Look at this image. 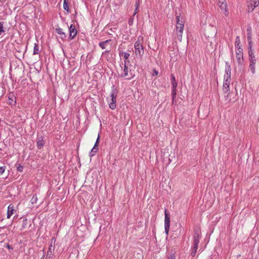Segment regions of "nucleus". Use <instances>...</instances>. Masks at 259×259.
I'll return each mask as SVG.
<instances>
[{
	"label": "nucleus",
	"instance_id": "37",
	"mask_svg": "<svg viewBox=\"0 0 259 259\" xmlns=\"http://www.w3.org/2000/svg\"><path fill=\"white\" fill-rule=\"evenodd\" d=\"M99 140H100V136H99V135H98V138H97V139L96 141V142H95V143H96V144H99Z\"/></svg>",
	"mask_w": 259,
	"mask_h": 259
},
{
	"label": "nucleus",
	"instance_id": "22",
	"mask_svg": "<svg viewBox=\"0 0 259 259\" xmlns=\"http://www.w3.org/2000/svg\"><path fill=\"white\" fill-rule=\"evenodd\" d=\"M119 56L120 57L123 56L125 58V60H126L129 58L130 55L128 53L125 52L123 51H120L119 52Z\"/></svg>",
	"mask_w": 259,
	"mask_h": 259
},
{
	"label": "nucleus",
	"instance_id": "28",
	"mask_svg": "<svg viewBox=\"0 0 259 259\" xmlns=\"http://www.w3.org/2000/svg\"><path fill=\"white\" fill-rule=\"evenodd\" d=\"M180 16H179V17ZM179 25H180V27L179 28V33H182L183 31V28L184 27V23L182 22V21H180L179 19Z\"/></svg>",
	"mask_w": 259,
	"mask_h": 259
},
{
	"label": "nucleus",
	"instance_id": "7",
	"mask_svg": "<svg viewBox=\"0 0 259 259\" xmlns=\"http://www.w3.org/2000/svg\"><path fill=\"white\" fill-rule=\"evenodd\" d=\"M248 59L249 61V68L252 74H254L255 72V65L256 62V59L254 54L248 55Z\"/></svg>",
	"mask_w": 259,
	"mask_h": 259
},
{
	"label": "nucleus",
	"instance_id": "41",
	"mask_svg": "<svg viewBox=\"0 0 259 259\" xmlns=\"http://www.w3.org/2000/svg\"><path fill=\"white\" fill-rule=\"evenodd\" d=\"M109 51H105V53H108Z\"/></svg>",
	"mask_w": 259,
	"mask_h": 259
},
{
	"label": "nucleus",
	"instance_id": "17",
	"mask_svg": "<svg viewBox=\"0 0 259 259\" xmlns=\"http://www.w3.org/2000/svg\"><path fill=\"white\" fill-rule=\"evenodd\" d=\"M235 50L243 49L241 45L240 39L239 36H237L236 37L235 42Z\"/></svg>",
	"mask_w": 259,
	"mask_h": 259
},
{
	"label": "nucleus",
	"instance_id": "4",
	"mask_svg": "<svg viewBox=\"0 0 259 259\" xmlns=\"http://www.w3.org/2000/svg\"><path fill=\"white\" fill-rule=\"evenodd\" d=\"M142 39L140 37L138 38L137 40L135 43V54L137 57H141L144 54L143 47L141 43Z\"/></svg>",
	"mask_w": 259,
	"mask_h": 259
},
{
	"label": "nucleus",
	"instance_id": "13",
	"mask_svg": "<svg viewBox=\"0 0 259 259\" xmlns=\"http://www.w3.org/2000/svg\"><path fill=\"white\" fill-rule=\"evenodd\" d=\"M46 144V141L44 139V137L42 136H37L36 139V146L38 149H41L43 148Z\"/></svg>",
	"mask_w": 259,
	"mask_h": 259
},
{
	"label": "nucleus",
	"instance_id": "32",
	"mask_svg": "<svg viewBox=\"0 0 259 259\" xmlns=\"http://www.w3.org/2000/svg\"><path fill=\"white\" fill-rule=\"evenodd\" d=\"M5 170V166L0 167V176L2 175Z\"/></svg>",
	"mask_w": 259,
	"mask_h": 259
},
{
	"label": "nucleus",
	"instance_id": "39",
	"mask_svg": "<svg viewBox=\"0 0 259 259\" xmlns=\"http://www.w3.org/2000/svg\"><path fill=\"white\" fill-rule=\"evenodd\" d=\"M176 20L177 24H178V16H176Z\"/></svg>",
	"mask_w": 259,
	"mask_h": 259
},
{
	"label": "nucleus",
	"instance_id": "8",
	"mask_svg": "<svg viewBox=\"0 0 259 259\" xmlns=\"http://www.w3.org/2000/svg\"><path fill=\"white\" fill-rule=\"evenodd\" d=\"M218 5L225 16H228L229 11L226 0H219Z\"/></svg>",
	"mask_w": 259,
	"mask_h": 259
},
{
	"label": "nucleus",
	"instance_id": "31",
	"mask_svg": "<svg viewBox=\"0 0 259 259\" xmlns=\"http://www.w3.org/2000/svg\"><path fill=\"white\" fill-rule=\"evenodd\" d=\"M134 19L133 18H130L128 21V24L130 26H132L133 24Z\"/></svg>",
	"mask_w": 259,
	"mask_h": 259
},
{
	"label": "nucleus",
	"instance_id": "35",
	"mask_svg": "<svg viewBox=\"0 0 259 259\" xmlns=\"http://www.w3.org/2000/svg\"><path fill=\"white\" fill-rule=\"evenodd\" d=\"M247 41H248V43H249V42L252 43V42L250 35L247 36Z\"/></svg>",
	"mask_w": 259,
	"mask_h": 259
},
{
	"label": "nucleus",
	"instance_id": "5",
	"mask_svg": "<svg viewBox=\"0 0 259 259\" xmlns=\"http://www.w3.org/2000/svg\"><path fill=\"white\" fill-rule=\"evenodd\" d=\"M171 83L172 84V91H171V94H172V104L176 103V101H175V99L177 95V82L176 80V78L174 74H171Z\"/></svg>",
	"mask_w": 259,
	"mask_h": 259
},
{
	"label": "nucleus",
	"instance_id": "19",
	"mask_svg": "<svg viewBox=\"0 0 259 259\" xmlns=\"http://www.w3.org/2000/svg\"><path fill=\"white\" fill-rule=\"evenodd\" d=\"M230 82H226V81H224L223 91L225 93H227L228 95L230 94Z\"/></svg>",
	"mask_w": 259,
	"mask_h": 259
},
{
	"label": "nucleus",
	"instance_id": "11",
	"mask_svg": "<svg viewBox=\"0 0 259 259\" xmlns=\"http://www.w3.org/2000/svg\"><path fill=\"white\" fill-rule=\"evenodd\" d=\"M259 5V0H248L247 2L248 12H252Z\"/></svg>",
	"mask_w": 259,
	"mask_h": 259
},
{
	"label": "nucleus",
	"instance_id": "14",
	"mask_svg": "<svg viewBox=\"0 0 259 259\" xmlns=\"http://www.w3.org/2000/svg\"><path fill=\"white\" fill-rule=\"evenodd\" d=\"M69 38L70 39H72L77 34V30L75 28V26L73 24H71L69 27Z\"/></svg>",
	"mask_w": 259,
	"mask_h": 259
},
{
	"label": "nucleus",
	"instance_id": "26",
	"mask_svg": "<svg viewBox=\"0 0 259 259\" xmlns=\"http://www.w3.org/2000/svg\"><path fill=\"white\" fill-rule=\"evenodd\" d=\"M37 197L36 194H34L33 195V196L31 198L30 202L32 204H35L37 202Z\"/></svg>",
	"mask_w": 259,
	"mask_h": 259
},
{
	"label": "nucleus",
	"instance_id": "27",
	"mask_svg": "<svg viewBox=\"0 0 259 259\" xmlns=\"http://www.w3.org/2000/svg\"><path fill=\"white\" fill-rule=\"evenodd\" d=\"M27 224H28L27 219L26 218H25L23 220L22 228L21 229V230H22L24 229V228H25L27 226Z\"/></svg>",
	"mask_w": 259,
	"mask_h": 259
},
{
	"label": "nucleus",
	"instance_id": "24",
	"mask_svg": "<svg viewBox=\"0 0 259 259\" xmlns=\"http://www.w3.org/2000/svg\"><path fill=\"white\" fill-rule=\"evenodd\" d=\"M248 55L254 54L253 50L252 48V42L248 43Z\"/></svg>",
	"mask_w": 259,
	"mask_h": 259
},
{
	"label": "nucleus",
	"instance_id": "38",
	"mask_svg": "<svg viewBox=\"0 0 259 259\" xmlns=\"http://www.w3.org/2000/svg\"><path fill=\"white\" fill-rule=\"evenodd\" d=\"M138 11H139V9H137V8H136L133 15L135 16L138 12Z\"/></svg>",
	"mask_w": 259,
	"mask_h": 259
},
{
	"label": "nucleus",
	"instance_id": "15",
	"mask_svg": "<svg viewBox=\"0 0 259 259\" xmlns=\"http://www.w3.org/2000/svg\"><path fill=\"white\" fill-rule=\"evenodd\" d=\"M9 103L11 105H15L16 103V99L13 93H10L8 96Z\"/></svg>",
	"mask_w": 259,
	"mask_h": 259
},
{
	"label": "nucleus",
	"instance_id": "20",
	"mask_svg": "<svg viewBox=\"0 0 259 259\" xmlns=\"http://www.w3.org/2000/svg\"><path fill=\"white\" fill-rule=\"evenodd\" d=\"M55 31L57 34H58L59 35H60V37L62 39H64L65 38H66V35L65 33L63 31V30L62 28H59V27L55 29Z\"/></svg>",
	"mask_w": 259,
	"mask_h": 259
},
{
	"label": "nucleus",
	"instance_id": "23",
	"mask_svg": "<svg viewBox=\"0 0 259 259\" xmlns=\"http://www.w3.org/2000/svg\"><path fill=\"white\" fill-rule=\"evenodd\" d=\"M39 53V46L37 43H35L33 48V55H37Z\"/></svg>",
	"mask_w": 259,
	"mask_h": 259
},
{
	"label": "nucleus",
	"instance_id": "6",
	"mask_svg": "<svg viewBox=\"0 0 259 259\" xmlns=\"http://www.w3.org/2000/svg\"><path fill=\"white\" fill-rule=\"evenodd\" d=\"M231 66L228 62H226L225 66V74L224 75V81L226 82L231 81Z\"/></svg>",
	"mask_w": 259,
	"mask_h": 259
},
{
	"label": "nucleus",
	"instance_id": "42",
	"mask_svg": "<svg viewBox=\"0 0 259 259\" xmlns=\"http://www.w3.org/2000/svg\"><path fill=\"white\" fill-rule=\"evenodd\" d=\"M157 73H158V72L156 71L155 72V74H157Z\"/></svg>",
	"mask_w": 259,
	"mask_h": 259
},
{
	"label": "nucleus",
	"instance_id": "1",
	"mask_svg": "<svg viewBox=\"0 0 259 259\" xmlns=\"http://www.w3.org/2000/svg\"><path fill=\"white\" fill-rule=\"evenodd\" d=\"M117 91L113 85L111 87V93L109 97L107 98V101L109 104V107L111 110H114L116 108V97L117 96Z\"/></svg>",
	"mask_w": 259,
	"mask_h": 259
},
{
	"label": "nucleus",
	"instance_id": "33",
	"mask_svg": "<svg viewBox=\"0 0 259 259\" xmlns=\"http://www.w3.org/2000/svg\"><path fill=\"white\" fill-rule=\"evenodd\" d=\"M140 5V2L139 0H137L135 4V7H136V8H137V9H139Z\"/></svg>",
	"mask_w": 259,
	"mask_h": 259
},
{
	"label": "nucleus",
	"instance_id": "9",
	"mask_svg": "<svg viewBox=\"0 0 259 259\" xmlns=\"http://www.w3.org/2000/svg\"><path fill=\"white\" fill-rule=\"evenodd\" d=\"M164 215V230L165 233L167 236L168 234L170 227V217L169 214L166 212V209H165Z\"/></svg>",
	"mask_w": 259,
	"mask_h": 259
},
{
	"label": "nucleus",
	"instance_id": "34",
	"mask_svg": "<svg viewBox=\"0 0 259 259\" xmlns=\"http://www.w3.org/2000/svg\"><path fill=\"white\" fill-rule=\"evenodd\" d=\"M176 256L174 254H171L169 256L168 259H175Z\"/></svg>",
	"mask_w": 259,
	"mask_h": 259
},
{
	"label": "nucleus",
	"instance_id": "3",
	"mask_svg": "<svg viewBox=\"0 0 259 259\" xmlns=\"http://www.w3.org/2000/svg\"><path fill=\"white\" fill-rule=\"evenodd\" d=\"M127 62H129L128 61L124 60V62H122L120 64V67L123 69V72L121 73L120 76L121 77H127V79L131 80L134 77L135 75L133 74L131 70H128V66L126 65Z\"/></svg>",
	"mask_w": 259,
	"mask_h": 259
},
{
	"label": "nucleus",
	"instance_id": "30",
	"mask_svg": "<svg viewBox=\"0 0 259 259\" xmlns=\"http://www.w3.org/2000/svg\"><path fill=\"white\" fill-rule=\"evenodd\" d=\"M17 169L18 171L22 172L23 170V166L22 165L19 164V166H17Z\"/></svg>",
	"mask_w": 259,
	"mask_h": 259
},
{
	"label": "nucleus",
	"instance_id": "21",
	"mask_svg": "<svg viewBox=\"0 0 259 259\" xmlns=\"http://www.w3.org/2000/svg\"><path fill=\"white\" fill-rule=\"evenodd\" d=\"M111 41L110 39H107L105 41H101L99 43V46L102 49H105L106 48V45L109 43Z\"/></svg>",
	"mask_w": 259,
	"mask_h": 259
},
{
	"label": "nucleus",
	"instance_id": "12",
	"mask_svg": "<svg viewBox=\"0 0 259 259\" xmlns=\"http://www.w3.org/2000/svg\"><path fill=\"white\" fill-rule=\"evenodd\" d=\"M235 53L237 61L238 64L242 65L244 61L243 56V49L235 50Z\"/></svg>",
	"mask_w": 259,
	"mask_h": 259
},
{
	"label": "nucleus",
	"instance_id": "2",
	"mask_svg": "<svg viewBox=\"0 0 259 259\" xmlns=\"http://www.w3.org/2000/svg\"><path fill=\"white\" fill-rule=\"evenodd\" d=\"M200 235V231L198 229H195L194 231V234L193 236V244L192 246L191 250V255L193 257L195 255L197 250L198 249V246L199 243Z\"/></svg>",
	"mask_w": 259,
	"mask_h": 259
},
{
	"label": "nucleus",
	"instance_id": "16",
	"mask_svg": "<svg viewBox=\"0 0 259 259\" xmlns=\"http://www.w3.org/2000/svg\"><path fill=\"white\" fill-rule=\"evenodd\" d=\"M99 144L95 143V145L93 148L92 149L90 153V156L93 157L94 156L96 153L98 152L99 149H98Z\"/></svg>",
	"mask_w": 259,
	"mask_h": 259
},
{
	"label": "nucleus",
	"instance_id": "40",
	"mask_svg": "<svg viewBox=\"0 0 259 259\" xmlns=\"http://www.w3.org/2000/svg\"><path fill=\"white\" fill-rule=\"evenodd\" d=\"M178 29V27L176 25V31H177Z\"/></svg>",
	"mask_w": 259,
	"mask_h": 259
},
{
	"label": "nucleus",
	"instance_id": "25",
	"mask_svg": "<svg viewBox=\"0 0 259 259\" xmlns=\"http://www.w3.org/2000/svg\"><path fill=\"white\" fill-rule=\"evenodd\" d=\"M63 8L67 12L69 11L68 0H63Z\"/></svg>",
	"mask_w": 259,
	"mask_h": 259
},
{
	"label": "nucleus",
	"instance_id": "36",
	"mask_svg": "<svg viewBox=\"0 0 259 259\" xmlns=\"http://www.w3.org/2000/svg\"><path fill=\"white\" fill-rule=\"evenodd\" d=\"M6 247L9 249H11V250H13V248L9 244H7L6 246Z\"/></svg>",
	"mask_w": 259,
	"mask_h": 259
},
{
	"label": "nucleus",
	"instance_id": "18",
	"mask_svg": "<svg viewBox=\"0 0 259 259\" xmlns=\"http://www.w3.org/2000/svg\"><path fill=\"white\" fill-rule=\"evenodd\" d=\"M14 206L12 204H10L8 207L7 217L10 219L12 215L14 213Z\"/></svg>",
	"mask_w": 259,
	"mask_h": 259
},
{
	"label": "nucleus",
	"instance_id": "29",
	"mask_svg": "<svg viewBox=\"0 0 259 259\" xmlns=\"http://www.w3.org/2000/svg\"><path fill=\"white\" fill-rule=\"evenodd\" d=\"M4 24L3 22H0V35L2 34V33L4 32Z\"/></svg>",
	"mask_w": 259,
	"mask_h": 259
},
{
	"label": "nucleus",
	"instance_id": "10",
	"mask_svg": "<svg viewBox=\"0 0 259 259\" xmlns=\"http://www.w3.org/2000/svg\"><path fill=\"white\" fill-rule=\"evenodd\" d=\"M53 239L54 238L52 239V241L50 244L49 249L47 253L46 259H52V256L55 249L54 246L55 242V240L53 242Z\"/></svg>",
	"mask_w": 259,
	"mask_h": 259
}]
</instances>
